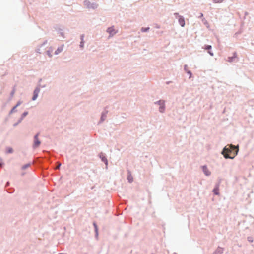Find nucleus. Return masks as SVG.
<instances>
[{
  "mask_svg": "<svg viewBox=\"0 0 254 254\" xmlns=\"http://www.w3.org/2000/svg\"><path fill=\"white\" fill-rule=\"evenodd\" d=\"M84 4H85V5L87 6V7H88V8L90 7V3L89 1H85Z\"/></svg>",
  "mask_w": 254,
  "mask_h": 254,
  "instance_id": "4468645a",
  "label": "nucleus"
},
{
  "mask_svg": "<svg viewBox=\"0 0 254 254\" xmlns=\"http://www.w3.org/2000/svg\"><path fill=\"white\" fill-rule=\"evenodd\" d=\"M103 154H101L100 155V157L102 159V160L105 162V163L106 164V165H107V163H108V161H107V158H106L105 157L103 156Z\"/></svg>",
  "mask_w": 254,
  "mask_h": 254,
  "instance_id": "9d476101",
  "label": "nucleus"
},
{
  "mask_svg": "<svg viewBox=\"0 0 254 254\" xmlns=\"http://www.w3.org/2000/svg\"><path fill=\"white\" fill-rule=\"evenodd\" d=\"M63 48H64V45H62V46L59 47L57 49V50L55 51V54L56 55H57L59 53H60V52H61L62 51V50H63Z\"/></svg>",
  "mask_w": 254,
  "mask_h": 254,
  "instance_id": "6e6552de",
  "label": "nucleus"
},
{
  "mask_svg": "<svg viewBox=\"0 0 254 254\" xmlns=\"http://www.w3.org/2000/svg\"><path fill=\"white\" fill-rule=\"evenodd\" d=\"M83 36H81V43H80V46L81 47H83Z\"/></svg>",
  "mask_w": 254,
  "mask_h": 254,
  "instance_id": "f3484780",
  "label": "nucleus"
},
{
  "mask_svg": "<svg viewBox=\"0 0 254 254\" xmlns=\"http://www.w3.org/2000/svg\"><path fill=\"white\" fill-rule=\"evenodd\" d=\"M107 32L112 36L115 34L117 32L113 27L109 28L107 30Z\"/></svg>",
  "mask_w": 254,
  "mask_h": 254,
  "instance_id": "7ed1b4c3",
  "label": "nucleus"
},
{
  "mask_svg": "<svg viewBox=\"0 0 254 254\" xmlns=\"http://www.w3.org/2000/svg\"><path fill=\"white\" fill-rule=\"evenodd\" d=\"M188 73H189L190 75H191V73H190V71H189V72H188Z\"/></svg>",
  "mask_w": 254,
  "mask_h": 254,
  "instance_id": "cd10ccee",
  "label": "nucleus"
},
{
  "mask_svg": "<svg viewBox=\"0 0 254 254\" xmlns=\"http://www.w3.org/2000/svg\"><path fill=\"white\" fill-rule=\"evenodd\" d=\"M94 226L95 227L96 230L97 231V226H96V225L94 223Z\"/></svg>",
  "mask_w": 254,
  "mask_h": 254,
  "instance_id": "b1692460",
  "label": "nucleus"
},
{
  "mask_svg": "<svg viewBox=\"0 0 254 254\" xmlns=\"http://www.w3.org/2000/svg\"><path fill=\"white\" fill-rule=\"evenodd\" d=\"M16 108H17V107H16V106H14V107L12 109V110H11V113H12V112H14V111L15 110V109H16Z\"/></svg>",
  "mask_w": 254,
  "mask_h": 254,
  "instance_id": "aec40b11",
  "label": "nucleus"
},
{
  "mask_svg": "<svg viewBox=\"0 0 254 254\" xmlns=\"http://www.w3.org/2000/svg\"><path fill=\"white\" fill-rule=\"evenodd\" d=\"M159 104L160 105L159 110L161 112H163L164 111L165 107H164V102L162 101H159Z\"/></svg>",
  "mask_w": 254,
  "mask_h": 254,
  "instance_id": "20e7f679",
  "label": "nucleus"
},
{
  "mask_svg": "<svg viewBox=\"0 0 254 254\" xmlns=\"http://www.w3.org/2000/svg\"><path fill=\"white\" fill-rule=\"evenodd\" d=\"M149 29V27H146V28H141V31L142 32H146Z\"/></svg>",
  "mask_w": 254,
  "mask_h": 254,
  "instance_id": "dca6fc26",
  "label": "nucleus"
},
{
  "mask_svg": "<svg viewBox=\"0 0 254 254\" xmlns=\"http://www.w3.org/2000/svg\"><path fill=\"white\" fill-rule=\"evenodd\" d=\"M53 50L51 49V50H48L47 51V54L49 55L50 57H52L51 52H52Z\"/></svg>",
  "mask_w": 254,
  "mask_h": 254,
  "instance_id": "2eb2a0df",
  "label": "nucleus"
},
{
  "mask_svg": "<svg viewBox=\"0 0 254 254\" xmlns=\"http://www.w3.org/2000/svg\"><path fill=\"white\" fill-rule=\"evenodd\" d=\"M6 152H7V153H12V152H13V149H12V148H11V147H8V148H7V151H6Z\"/></svg>",
  "mask_w": 254,
  "mask_h": 254,
  "instance_id": "f8f14e48",
  "label": "nucleus"
},
{
  "mask_svg": "<svg viewBox=\"0 0 254 254\" xmlns=\"http://www.w3.org/2000/svg\"><path fill=\"white\" fill-rule=\"evenodd\" d=\"M39 92V89L36 88L34 91V95L32 98L33 100H35L38 97V93Z\"/></svg>",
  "mask_w": 254,
  "mask_h": 254,
  "instance_id": "39448f33",
  "label": "nucleus"
},
{
  "mask_svg": "<svg viewBox=\"0 0 254 254\" xmlns=\"http://www.w3.org/2000/svg\"><path fill=\"white\" fill-rule=\"evenodd\" d=\"M238 148L232 145L225 146L222 151V154L225 158L233 159L237 154Z\"/></svg>",
  "mask_w": 254,
  "mask_h": 254,
  "instance_id": "f257e3e1",
  "label": "nucleus"
},
{
  "mask_svg": "<svg viewBox=\"0 0 254 254\" xmlns=\"http://www.w3.org/2000/svg\"><path fill=\"white\" fill-rule=\"evenodd\" d=\"M21 104V102L19 101L17 103V104L16 105V106L17 107L18 106H19Z\"/></svg>",
  "mask_w": 254,
  "mask_h": 254,
  "instance_id": "4be33fe9",
  "label": "nucleus"
},
{
  "mask_svg": "<svg viewBox=\"0 0 254 254\" xmlns=\"http://www.w3.org/2000/svg\"><path fill=\"white\" fill-rule=\"evenodd\" d=\"M127 179L128 180L129 182H131L133 181V178L130 174L127 176Z\"/></svg>",
  "mask_w": 254,
  "mask_h": 254,
  "instance_id": "ddd939ff",
  "label": "nucleus"
},
{
  "mask_svg": "<svg viewBox=\"0 0 254 254\" xmlns=\"http://www.w3.org/2000/svg\"><path fill=\"white\" fill-rule=\"evenodd\" d=\"M211 48V46L210 45H207L205 47V49L206 50H209Z\"/></svg>",
  "mask_w": 254,
  "mask_h": 254,
  "instance_id": "a211bd4d",
  "label": "nucleus"
},
{
  "mask_svg": "<svg viewBox=\"0 0 254 254\" xmlns=\"http://www.w3.org/2000/svg\"><path fill=\"white\" fill-rule=\"evenodd\" d=\"M249 241H251V242H253V240H251V239H249Z\"/></svg>",
  "mask_w": 254,
  "mask_h": 254,
  "instance_id": "bb28decb",
  "label": "nucleus"
},
{
  "mask_svg": "<svg viewBox=\"0 0 254 254\" xmlns=\"http://www.w3.org/2000/svg\"><path fill=\"white\" fill-rule=\"evenodd\" d=\"M223 1V0H214L215 3H220Z\"/></svg>",
  "mask_w": 254,
  "mask_h": 254,
  "instance_id": "6ab92c4d",
  "label": "nucleus"
},
{
  "mask_svg": "<svg viewBox=\"0 0 254 254\" xmlns=\"http://www.w3.org/2000/svg\"><path fill=\"white\" fill-rule=\"evenodd\" d=\"M208 53L211 56H213V54L211 53L210 51H209Z\"/></svg>",
  "mask_w": 254,
  "mask_h": 254,
  "instance_id": "5701e85b",
  "label": "nucleus"
},
{
  "mask_svg": "<svg viewBox=\"0 0 254 254\" xmlns=\"http://www.w3.org/2000/svg\"><path fill=\"white\" fill-rule=\"evenodd\" d=\"M27 114V112H25V113L23 114V115H24V116H26Z\"/></svg>",
  "mask_w": 254,
  "mask_h": 254,
  "instance_id": "a878e982",
  "label": "nucleus"
},
{
  "mask_svg": "<svg viewBox=\"0 0 254 254\" xmlns=\"http://www.w3.org/2000/svg\"><path fill=\"white\" fill-rule=\"evenodd\" d=\"M61 165V163H59L58 166L57 167H56V169H59V168H60V166Z\"/></svg>",
  "mask_w": 254,
  "mask_h": 254,
  "instance_id": "412c9836",
  "label": "nucleus"
},
{
  "mask_svg": "<svg viewBox=\"0 0 254 254\" xmlns=\"http://www.w3.org/2000/svg\"><path fill=\"white\" fill-rule=\"evenodd\" d=\"M59 254H64V253H59Z\"/></svg>",
  "mask_w": 254,
  "mask_h": 254,
  "instance_id": "c85d7f7f",
  "label": "nucleus"
},
{
  "mask_svg": "<svg viewBox=\"0 0 254 254\" xmlns=\"http://www.w3.org/2000/svg\"><path fill=\"white\" fill-rule=\"evenodd\" d=\"M39 135V133H38L34 136V143H33V147L34 148H36L38 147L41 144V141H40V140L38 138Z\"/></svg>",
  "mask_w": 254,
  "mask_h": 254,
  "instance_id": "f03ea898",
  "label": "nucleus"
},
{
  "mask_svg": "<svg viewBox=\"0 0 254 254\" xmlns=\"http://www.w3.org/2000/svg\"><path fill=\"white\" fill-rule=\"evenodd\" d=\"M218 191H219V189H218V187L214 189V190H213V192L216 195H218L219 194Z\"/></svg>",
  "mask_w": 254,
  "mask_h": 254,
  "instance_id": "9b49d317",
  "label": "nucleus"
},
{
  "mask_svg": "<svg viewBox=\"0 0 254 254\" xmlns=\"http://www.w3.org/2000/svg\"><path fill=\"white\" fill-rule=\"evenodd\" d=\"M202 169H203V172L204 173V174L206 175V176H209L210 175L211 173L208 170L206 166H203L202 167Z\"/></svg>",
  "mask_w": 254,
  "mask_h": 254,
  "instance_id": "423d86ee",
  "label": "nucleus"
},
{
  "mask_svg": "<svg viewBox=\"0 0 254 254\" xmlns=\"http://www.w3.org/2000/svg\"><path fill=\"white\" fill-rule=\"evenodd\" d=\"M178 21L181 26L183 27L185 24L184 19L183 17L180 16L178 19Z\"/></svg>",
  "mask_w": 254,
  "mask_h": 254,
  "instance_id": "0eeeda50",
  "label": "nucleus"
},
{
  "mask_svg": "<svg viewBox=\"0 0 254 254\" xmlns=\"http://www.w3.org/2000/svg\"><path fill=\"white\" fill-rule=\"evenodd\" d=\"M30 165H31L30 163H28V164H26L25 165H24L23 166H22L21 170H23V171H24L27 168L29 167L30 166Z\"/></svg>",
  "mask_w": 254,
  "mask_h": 254,
  "instance_id": "1a4fd4ad",
  "label": "nucleus"
},
{
  "mask_svg": "<svg viewBox=\"0 0 254 254\" xmlns=\"http://www.w3.org/2000/svg\"><path fill=\"white\" fill-rule=\"evenodd\" d=\"M25 174V172H23L21 173V175H24Z\"/></svg>",
  "mask_w": 254,
  "mask_h": 254,
  "instance_id": "393cba45",
  "label": "nucleus"
}]
</instances>
